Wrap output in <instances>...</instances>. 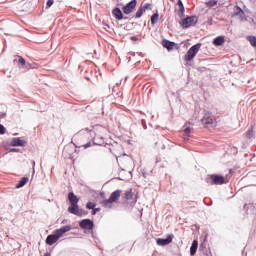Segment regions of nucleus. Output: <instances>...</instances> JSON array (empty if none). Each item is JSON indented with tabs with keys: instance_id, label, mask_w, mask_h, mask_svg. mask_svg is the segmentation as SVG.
<instances>
[{
	"instance_id": "obj_1",
	"label": "nucleus",
	"mask_w": 256,
	"mask_h": 256,
	"mask_svg": "<svg viewBox=\"0 0 256 256\" xmlns=\"http://www.w3.org/2000/svg\"><path fill=\"white\" fill-rule=\"evenodd\" d=\"M123 194V190H115L110 195L109 199L103 200L101 202L102 207H105L106 209H111L113 207V203H117L119 199L121 198V195Z\"/></svg>"
},
{
	"instance_id": "obj_2",
	"label": "nucleus",
	"mask_w": 256,
	"mask_h": 256,
	"mask_svg": "<svg viewBox=\"0 0 256 256\" xmlns=\"http://www.w3.org/2000/svg\"><path fill=\"white\" fill-rule=\"evenodd\" d=\"M199 49H201V44L193 45L184 56V61L189 62L195 59V56L199 53Z\"/></svg>"
},
{
	"instance_id": "obj_3",
	"label": "nucleus",
	"mask_w": 256,
	"mask_h": 256,
	"mask_svg": "<svg viewBox=\"0 0 256 256\" xmlns=\"http://www.w3.org/2000/svg\"><path fill=\"white\" fill-rule=\"evenodd\" d=\"M209 177L211 181H213L214 185H223L225 181H229V175L222 176L218 174H211Z\"/></svg>"
},
{
	"instance_id": "obj_4",
	"label": "nucleus",
	"mask_w": 256,
	"mask_h": 256,
	"mask_svg": "<svg viewBox=\"0 0 256 256\" xmlns=\"http://www.w3.org/2000/svg\"><path fill=\"white\" fill-rule=\"evenodd\" d=\"M68 211L72 214V215H77V217H84V215H87V211L79 208V204H77L76 206H70L68 208Z\"/></svg>"
},
{
	"instance_id": "obj_5",
	"label": "nucleus",
	"mask_w": 256,
	"mask_h": 256,
	"mask_svg": "<svg viewBox=\"0 0 256 256\" xmlns=\"http://www.w3.org/2000/svg\"><path fill=\"white\" fill-rule=\"evenodd\" d=\"M145 11H151V4L150 3L140 5V7L138 8V10L135 14L136 19H141V17H143V14L145 13Z\"/></svg>"
},
{
	"instance_id": "obj_6",
	"label": "nucleus",
	"mask_w": 256,
	"mask_h": 256,
	"mask_svg": "<svg viewBox=\"0 0 256 256\" xmlns=\"http://www.w3.org/2000/svg\"><path fill=\"white\" fill-rule=\"evenodd\" d=\"M136 7H137V0H132L122 8V11L125 15H130V13H133Z\"/></svg>"
},
{
	"instance_id": "obj_7",
	"label": "nucleus",
	"mask_w": 256,
	"mask_h": 256,
	"mask_svg": "<svg viewBox=\"0 0 256 256\" xmlns=\"http://www.w3.org/2000/svg\"><path fill=\"white\" fill-rule=\"evenodd\" d=\"M93 133H94V139H103V137H105V127L103 126H95L93 128Z\"/></svg>"
},
{
	"instance_id": "obj_8",
	"label": "nucleus",
	"mask_w": 256,
	"mask_h": 256,
	"mask_svg": "<svg viewBox=\"0 0 256 256\" xmlns=\"http://www.w3.org/2000/svg\"><path fill=\"white\" fill-rule=\"evenodd\" d=\"M202 123L208 127V125H214V123H217V120L213 115L206 113L202 118Z\"/></svg>"
},
{
	"instance_id": "obj_9",
	"label": "nucleus",
	"mask_w": 256,
	"mask_h": 256,
	"mask_svg": "<svg viewBox=\"0 0 256 256\" xmlns=\"http://www.w3.org/2000/svg\"><path fill=\"white\" fill-rule=\"evenodd\" d=\"M173 234L168 235L166 239L158 238L156 240L157 245L160 247H165V245H169L170 243H173Z\"/></svg>"
},
{
	"instance_id": "obj_10",
	"label": "nucleus",
	"mask_w": 256,
	"mask_h": 256,
	"mask_svg": "<svg viewBox=\"0 0 256 256\" xmlns=\"http://www.w3.org/2000/svg\"><path fill=\"white\" fill-rule=\"evenodd\" d=\"M79 225H80L81 229H86L87 231H91V229H93V227H95V224L90 219L82 220Z\"/></svg>"
},
{
	"instance_id": "obj_11",
	"label": "nucleus",
	"mask_w": 256,
	"mask_h": 256,
	"mask_svg": "<svg viewBox=\"0 0 256 256\" xmlns=\"http://www.w3.org/2000/svg\"><path fill=\"white\" fill-rule=\"evenodd\" d=\"M194 24H195L194 16H190V17H187L184 20H182V27H184V29L192 27V25H194Z\"/></svg>"
},
{
	"instance_id": "obj_12",
	"label": "nucleus",
	"mask_w": 256,
	"mask_h": 256,
	"mask_svg": "<svg viewBox=\"0 0 256 256\" xmlns=\"http://www.w3.org/2000/svg\"><path fill=\"white\" fill-rule=\"evenodd\" d=\"M70 229H71V226H63L59 229H56L54 231V234H56L58 239H61V237H63V235H65V233H67Z\"/></svg>"
},
{
	"instance_id": "obj_13",
	"label": "nucleus",
	"mask_w": 256,
	"mask_h": 256,
	"mask_svg": "<svg viewBox=\"0 0 256 256\" xmlns=\"http://www.w3.org/2000/svg\"><path fill=\"white\" fill-rule=\"evenodd\" d=\"M68 200L70 201V207H76L79 203V197H77L73 192H69Z\"/></svg>"
},
{
	"instance_id": "obj_14",
	"label": "nucleus",
	"mask_w": 256,
	"mask_h": 256,
	"mask_svg": "<svg viewBox=\"0 0 256 256\" xmlns=\"http://www.w3.org/2000/svg\"><path fill=\"white\" fill-rule=\"evenodd\" d=\"M58 241L59 238L56 236V234H50L46 238V245H55V243Z\"/></svg>"
},
{
	"instance_id": "obj_15",
	"label": "nucleus",
	"mask_w": 256,
	"mask_h": 256,
	"mask_svg": "<svg viewBox=\"0 0 256 256\" xmlns=\"http://www.w3.org/2000/svg\"><path fill=\"white\" fill-rule=\"evenodd\" d=\"M125 199L126 201H132V203H135L137 200L135 199V194L133 193V190H127L125 192Z\"/></svg>"
},
{
	"instance_id": "obj_16",
	"label": "nucleus",
	"mask_w": 256,
	"mask_h": 256,
	"mask_svg": "<svg viewBox=\"0 0 256 256\" xmlns=\"http://www.w3.org/2000/svg\"><path fill=\"white\" fill-rule=\"evenodd\" d=\"M112 15L113 17H115V19H117L118 21H121V19H123V12L121 11V9L119 8H115L112 11Z\"/></svg>"
},
{
	"instance_id": "obj_17",
	"label": "nucleus",
	"mask_w": 256,
	"mask_h": 256,
	"mask_svg": "<svg viewBox=\"0 0 256 256\" xmlns=\"http://www.w3.org/2000/svg\"><path fill=\"white\" fill-rule=\"evenodd\" d=\"M11 145L13 147H23L25 145V140H21V138H14Z\"/></svg>"
},
{
	"instance_id": "obj_18",
	"label": "nucleus",
	"mask_w": 256,
	"mask_h": 256,
	"mask_svg": "<svg viewBox=\"0 0 256 256\" xmlns=\"http://www.w3.org/2000/svg\"><path fill=\"white\" fill-rule=\"evenodd\" d=\"M163 47H165V49H167L168 51H173V49L175 48V42H171L169 40H165L163 41Z\"/></svg>"
},
{
	"instance_id": "obj_19",
	"label": "nucleus",
	"mask_w": 256,
	"mask_h": 256,
	"mask_svg": "<svg viewBox=\"0 0 256 256\" xmlns=\"http://www.w3.org/2000/svg\"><path fill=\"white\" fill-rule=\"evenodd\" d=\"M197 247H199V242L197 240H193L190 247V255H195L197 253Z\"/></svg>"
},
{
	"instance_id": "obj_20",
	"label": "nucleus",
	"mask_w": 256,
	"mask_h": 256,
	"mask_svg": "<svg viewBox=\"0 0 256 256\" xmlns=\"http://www.w3.org/2000/svg\"><path fill=\"white\" fill-rule=\"evenodd\" d=\"M214 45H216L217 47L223 45V43H225V37L220 36L214 39L213 41Z\"/></svg>"
},
{
	"instance_id": "obj_21",
	"label": "nucleus",
	"mask_w": 256,
	"mask_h": 256,
	"mask_svg": "<svg viewBox=\"0 0 256 256\" xmlns=\"http://www.w3.org/2000/svg\"><path fill=\"white\" fill-rule=\"evenodd\" d=\"M27 183H29V178L27 177H23L19 183L17 184V189H21V187H25V185H27Z\"/></svg>"
},
{
	"instance_id": "obj_22",
	"label": "nucleus",
	"mask_w": 256,
	"mask_h": 256,
	"mask_svg": "<svg viewBox=\"0 0 256 256\" xmlns=\"http://www.w3.org/2000/svg\"><path fill=\"white\" fill-rule=\"evenodd\" d=\"M247 41H249L252 47H256V36H247Z\"/></svg>"
},
{
	"instance_id": "obj_23",
	"label": "nucleus",
	"mask_w": 256,
	"mask_h": 256,
	"mask_svg": "<svg viewBox=\"0 0 256 256\" xmlns=\"http://www.w3.org/2000/svg\"><path fill=\"white\" fill-rule=\"evenodd\" d=\"M157 21H159V13H155L151 17V24L152 25H155V23H157Z\"/></svg>"
},
{
	"instance_id": "obj_24",
	"label": "nucleus",
	"mask_w": 256,
	"mask_h": 256,
	"mask_svg": "<svg viewBox=\"0 0 256 256\" xmlns=\"http://www.w3.org/2000/svg\"><path fill=\"white\" fill-rule=\"evenodd\" d=\"M26 63L25 58L18 56V65H20V67H25Z\"/></svg>"
},
{
	"instance_id": "obj_25",
	"label": "nucleus",
	"mask_w": 256,
	"mask_h": 256,
	"mask_svg": "<svg viewBox=\"0 0 256 256\" xmlns=\"http://www.w3.org/2000/svg\"><path fill=\"white\" fill-rule=\"evenodd\" d=\"M236 15H240V17H243V15H245V12H243V10L239 6H237Z\"/></svg>"
},
{
	"instance_id": "obj_26",
	"label": "nucleus",
	"mask_w": 256,
	"mask_h": 256,
	"mask_svg": "<svg viewBox=\"0 0 256 256\" xmlns=\"http://www.w3.org/2000/svg\"><path fill=\"white\" fill-rule=\"evenodd\" d=\"M206 5L208 7H215V5H217V1L216 0H210L206 3Z\"/></svg>"
},
{
	"instance_id": "obj_27",
	"label": "nucleus",
	"mask_w": 256,
	"mask_h": 256,
	"mask_svg": "<svg viewBox=\"0 0 256 256\" xmlns=\"http://www.w3.org/2000/svg\"><path fill=\"white\" fill-rule=\"evenodd\" d=\"M95 207H96V205H95V203H93V202H88V203L86 204V208H87V209H95Z\"/></svg>"
},
{
	"instance_id": "obj_28",
	"label": "nucleus",
	"mask_w": 256,
	"mask_h": 256,
	"mask_svg": "<svg viewBox=\"0 0 256 256\" xmlns=\"http://www.w3.org/2000/svg\"><path fill=\"white\" fill-rule=\"evenodd\" d=\"M178 6L180 8V11L183 13V11H185V6H183V2L181 0L178 1Z\"/></svg>"
},
{
	"instance_id": "obj_29",
	"label": "nucleus",
	"mask_w": 256,
	"mask_h": 256,
	"mask_svg": "<svg viewBox=\"0 0 256 256\" xmlns=\"http://www.w3.org/2000/svg\"><path fill=\"white\" fill-rule=\"evenodd\" d=\"M54 3H55L54 0H48L47 3H46L47 9H49V7H51Z\"/></svg>"
},
{
	"instance_id": "obj_30",
	"label": "nucleus",
	"mask_w": 256,
	"mask_h": 256,
	"mask_svg": "<svg viewBox=\"0 0 256 256\" xmlns=\"http://www.w3.org/2000/svg\"><path fill=\"white\" fill-rule=\"evenodd\" d=\"M0 135H5V126L0 124Z\"/></svg>"
},
{
	"instance_id": "obj_31",
	"label": "nucleus",
	"mask_w": 256,
	"mask_h": 256,
	"mask_svg": "<svg viewBox=\"0 0 256 256\" xmlns=\"http://www.w3.org/2000/svg\"><path fill=\"white\" fill-rule=\"evenodd\" d=\"M99 211H101V208H93L92 215H97V213H99Z\"/></svg>"
},
{
	"instance_id": "obj_32",
	"label": "nucleus",
	"mask_w": 256,
	"mask_h": 256,
	"mask_svg": "<svg viewBox=\"0 0 256 256\" xmlns=\"http://www.w3.org/2000/svg\"><path fill=\"white\" fill-rule=\"evenodd\" d=\"M251 137H253V130H249V131L247 132V138H248V139H251Z\"/></svg>"
},
{
	"instance_id": "obj_33",
	"label": "nucleus",
	"mask_w": 256,
	"mask_h": 256,
	"mask_svg": "<svg viewBox=\"0 0 256 256\" xmlns=\"http://www.w3.org/2000/svg\"><path fill=\"white\" fill-rule=\"evenodd\" d=\"M184 133H185V135H189V133H191V128H186L184 130Z\"/></svg>"
},
{
	"instance_id": "obj_34",
	"label": "nucleus",
	"mask_w": 256,
	"mask_h": 256,
	"mask_svg": "<svg viewBox=\"0 0 256 256\" xmlns=\"http://www.w3.org/2000/svg\"><path fill=\"white\" fill-rule=\"evenodd\" d=\"M84 149H87L88 147H91V142L83 145Z\"/></svg>"
},
{
	"instance_id": "obj_35",
	"label": "nucleus",
	"mask_w": 256,
	"mask_h": 256,
	"mask_svg": "<svg viewBox=\"0 0 256 256\" xmlns=\"http://www.w3.org/2000/svg\"><path fill=\"white\" fill-rule=\"evenodd\" d=\"M131 40H132V41H139V38H137L136 36H132V37H131Z\"/></svg>"
},
{
	"instance_id": "obj_36",
	"label": "nucleus",
	"mask_w": 256,
	"mask_h": 256,
	"mask_svg": "<svg viewBox=\"0 0 256 256\" xmlns=\"http://www.w3.org/2000/svg\"><path fill=\"white\" fill-rule=\"evenodd\" d=\"M204 255H206V256H213V255H211V251H206V253H204Z\"/></svg>"
},
{
	"instance_id": "obj_37",
	"label": "nucleus",
	"mask_w": 256,
	"mask_h": 256,
	"mask_svg": "<svg viewBox=\"0 0 256 256\" xmlns=\"http://www.w3.org/2000/svg\"><path fill=\"white\" fill-rule=\"evenodd\" d=\"M44 256H51V253L47 252L44 254Z\"/></svg>"
},
{
	"instance_id": "obj_38",
	"label": "nucleus",
	"mask_w": 256,
	"mask_h": 256,
	"mask_svg": "<svg viewBox=\"0 0 256 256\" xmlns=\"http://www.w3.org/2000/svg\"><path fill=\"white\" fill-rule=\"evenodd\" d=\"M26 69H31V66L29 64H27Z\"/></svg>"
},
{
	"instance_id": "obj_39",
	"label": "nucleus",
	"mask_w": 256,
	"mask_h": 256,
	"mask_svg": "<svg viewBox=\"0 0 256 256\" xmlns=\"http://www.w3.org/2000/svg\"><path fill=\"white\" fill-rule=\"evenodd\" d=\"M122 159H123L122 157L117 158V161H118V162H121V161H122Z\"/></svg>"
},
{
	"instance_id": "obj_40",
	"label": "nucleus",
	"mask_w": 256,
	"mask_h": 256,
	"mask_svg": "<svg viewBox=\"0 0 256 256\" xmlns=\"http://www.w3.org/2000/svg\"><path fill=\"white\" fill-rule=\"evenodd\" d=\"M200 249H203V245L200 246Z\"/></svg>"
},
{
	"instance_id": "obj_41",
	"label": "nucleus",
	"mask_w": 256,
	"mask_h": 256,
	"mask_svg": "<svg viewBox=\"0 0 256 256\" xmlns=\"http://www.w3.org/2000/svg\"><path fill=\"white\" fill-rule=\"evenodd\" d=\"M231 175H232V174H231V170H230V176H229V177H231Z\"/></svg>"
},
{
	"instance_id": "obj_42",
	"label": "nucleus",
	"mask_w": 256,
	"mask_h": 256,
	"mask_svg": "<svg viewBox=\"0 0 256 256\" xmlns=\"http://www.w3.org/2000/svg\"><path fill=\"white\" fill-rule=\"evenodd\" d=\"M170 1H173V0H170Z\"/></svg>"
}]
</instances>
